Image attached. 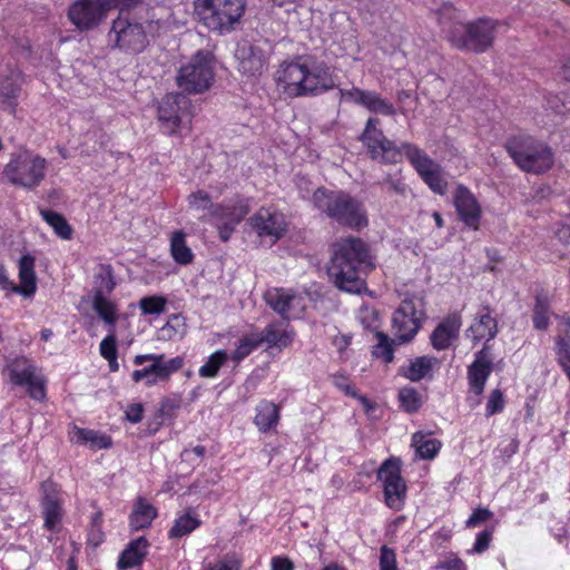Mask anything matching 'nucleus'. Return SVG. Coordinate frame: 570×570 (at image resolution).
Here are the masks:
<instances>
[{"mask_svg": "<svg viewBox=\"0 0 570 570\" xmlns=\"http://www.w3.org/2000/svg\"><path fill=\"white\" fill-rule=\"evenodd\" d=\"M361 139L368 148L372 158L383 163L396 164L404 155L433 193L441 196L446 194L449 183L442 166L416 145L403 142L399 147L389 140L379 128V119L373 117L367 119Z\"/></svg>", "mask_w": 570, "mask_h": 570, "instance_id": "1", "label": "nucleus"}, {"mask_svg": "<svg viewBox=\"0 0 570 570\" xmlns=\"http://www.w3.org/2000/svg\"><path fill=\"white\" fill-rule=\"evenodd\" d=\"M276 82L291 98L317 96L335 87L332 69L311 57L283 62L276 72Z\"/></svg>", "mask_w": 570, "mask_h": 570, "instance_id": "2", "label": "nucleus"}, {"mask_svg": "<svg viewBox=\"0 0 570 570\" xmlns=\"http://www.w3.org/2000/svg\"><path fill=\"white\" fill-rule=\"evenodd\" d=\"M374 267L366 244L360 238L346 237L334 245L328 275L341 291L358 294L365 288L363 275Z\"/></svg>", "mask_w": 570, "mask_h": 570, "instance_id": "3", "label": "nucleus"}, {"mask_svg": "<svg viewBox=\"0 0 570 570\" xmlns=\"http://www.w3.org/2000/svg\"><path fill=\"white\" fill-rule=\"evenodd\" d=\"M313 203L317 209L343 226L358 230L368 224L364 205L347 193L318 188L313 194Z\"/></svg>", "mask_w": 570, "mask_h": 570, "instance_id": "4", "label": "nucleus"}, {"mask_svg": "<svg viewBox=\"0 0 570 570\" xmlns=\"http://www.w3.org/2000/svg\"><path fill=\"white\" fill-rule=\"evenodd\" d=\"M199 22L213 32L226 35L235 30L245 13L246 0H195Z\"/></svg>", "mask_w": 570, "mask_h": 570, "instance_id": "5", "label": "nucleus"}, {"mask_svg": "<svg viewBox=\"0 0 570 570\" xmlns=\"http://www.w3.org/2000/svg\"><path fill=\"white\" fill-rule=\"evenodd\" d=\"M48 165L45 157L30 150H23L11 155L3 167L2 175L9 184L32 190L45 180Z\"/></svg>", "mask_w": 570, "mask_h": 570, "instance_id": "6", "label": "nucleus"}, {"mask_svg": "<svg viewBox=\"0 0 570 570\" xmlns=\"http://www.w3.org/2000/svg\"><path fill=\"white\" fill-rule=\"evenodd\" d=\"M505 147L514 163L524 171L541 174L553 164L550 147L531 136H514L507 141Z\"/></svg>", "mask_w": 570, "mask_h": 570, "instance_id": "7", "label": "nucleus"}, {"mask_svg": "<svg viewBox=\"0 0 570 570\" xmlns=\"http://www.w3.org/2000/svg\"><path fill=\"white\" fill-rule=\"evenodd\" d=\"M215 66L213 53L197 51L180 63L176 76L177 86L187 94H202L208 90L215 79Z\"/></svg>", "mask_w": 570, "mask_h": 570, "instance_id": "8", "label": "nucleus"}, {"mask_svg": "<svg viewBox=\"0 0 570 570\" xmlns=\"http://www.w3.org/2000/svg\"><path fill=\"white\" fill-rule=\"evenodd\" d=\"M137 0H75L68 9L69 21L80 31L101 24L115 8H128Z\"/></svg>", "mask_w": 570, "mask_h": 570, "instance_id": "9", "label": "nucleus"}, {"mask_svg": "<svg viewBox=\"0 0 570 570\" xmlns=\"http://www.w3.org/2000/svg\"><path fill=\"white\" fill-rule=\"evenodd\" d=\"M136 366H142L131 373L135 383L142 382L146 386H154L169 377L184 366V358L176 356L166 358L164 354H139L134 357Z\"/></svg>", "mask_w": 570, "mask_h": 570, "instance_id": "10", "label": "nucleus"}, {"mask_svg": "<svg viewBox=\"0 0 570 570\" xmlns=\"http://www.w3.org/2000/svg\"><path fill=\"white\" fill-rule=\"evenodd\" d=\"M3 374L12 385L24 387L31 399L42 401L46 397L47 380L32 360L17 356L6 364Z\"/></svg>", "mask_w": 570, "mask_h": 570, "instance_id": "11", "label": "nucleus"}, {"mask_svg": "<svg viewBox=\"0 0 570 570\" xmlns=\"http://www.w3.org/2000/svg\"><path fill=\"white\" fill-rule=\"evenodd\" d=\"M495 27L497 22L491 19H479L465 24L456 22L448 37L456 48L483 52L493 42Z\"/></svg>", "mask_w": 570, "mask_h": 570, "instance_id": "12", "label": "nucleus"}, {"mask_svg": "<svg viewBox=\"0 0 570 570\" xmlns=\"http://www.w3.org/2000/svg\"><path fill=\"white\" fill-rule=\"evenodd\" d=\"M426 317L425 303L420 296L404 298L392 316V333L400 343L412 341Z\"/></svg>", "mask_w": 570, "mask_h": 570, "instance_id": "13", "label": "nucleus"}, {"mask_svg": "<svg viewBox=\"0 0 570 570\" xmlns=\"http://www.w3.org/2000/svg\"><path fill=\"white\" fill-rule=\"evenodd\" d=\"M108 38L116 48L127 53H139L149 42L144 26L127 16H119L112 21Z\"/></svg>", "mask_w": 570, "mask_h": 570, "instance_id": "14", "label": "nucleus"}, {"mask_svg": "<svg viewBox=\"0 0 570 570\" xmlns=\"http://www.w3.org/2000/svg\"><path fill=\"white\" fill-rule=\"evenodd\" d=\"M266 304L285 320H299L304 316L309 302L305 291L273 287L264 295Z\"/></svg>", "mask_w": 570, "mask_h": 570, "instance_id": "15", "label": "nucleus"}, {"mask_svg": "<svg viewBox=\"0 0 570 570\" xmlns=\"http://www.w3.org/2000/svg\"><path fill=\"white\" fill-rule=\"evenodd\" d=\"M248 225L262 243L271 246L285 235L288 223L277 208L263 206L249 217Z\"/></svg>", "mask_w": 570, "mask_h": 570, "instance_id": "16", "label": "nucleus"}, {"mask_svg": "<svg viewBox=\"0 0 570 570\" xmlns=\"http://www.w3.org/2000/svg\"><path fill=\"white\" fill-rule=\"evenodd\" d=\"M190 100L181 92L167 94L158 106V120L168 135H178L190 122Z\"/></svg>", "mask_w": 570, "mask_h": 570, "instance_id": "17", "label": "nucleus"}, {"mask_svg": "<svg viewBox=\"0 0 570 570\" xmlns=\"http://www.w3.org/2000/svg\"><path fill=\"white\" fill-rule=\"evenodd\" d=\"M249 205L246 199L235 197L223 202L210 210L213 223L218 228L219 237L227 242L234 233L236 226L248 213Z\"/></svg>", "mask_w": 570, "mask_h": 570, "instance_id": "18", "label": "nucleus"}, {"mask_svg": "<svg viewBox=\"0 0 570 570\" xmlns=\"http://www.w3.org/2000/svg\"><path fill=\"white\" fill-rule=\"evenodd\" d=\"M377 478L383 483L386 505L394 510H401L406 495V484L401 476L400 461L386 460L379 469Z\"/></svg>", "mask_w": 570, "mask_h": 570, "instance_id": "19", "label": "nucleus"}, {"mask_svg": "<svg viewBox=\"0 0 570 570\" xmlns=\"http://www.w3.org/2000/svg\"><path fill=\"white\" fill-rule=\"evenodd\" d=\"M342 99L360 105L371 112L383 116H394L396 109L392 102L383 98L376 91L363 90L357 87L341 89Z\"/></svg>", "mask_w": 570, "mask_h": 570, "instance_id": "20", "label": "nucleus"}, {"mask_svg": "<svg viewBox=\"0 0 570 570\" xmlns=\"http://www.w3.org/2000/svg\"><path fill=\"white\" fill-rule=\"evenodd\" d=\"M41 510L45 519V528L56 531L63 517L61 493L58 485L51 480L41 484Z\"/></svg>", "mask_w": 570, "mask_h": 570, "instance_id": "21", "label": "nucleus"}, {"mask_svg": "<svg viewBox=\"0 0 570 570\" xmlns=\"http://www.w3.org/2000/svg\"><path fill=\"white\" fill-rule=\"evenodd\" d=\"M453 203L460 220L468 227L478 229L482 212L472 191L463 185H458L453 194Z\"/></svg>", "mask_w": 570, "mask_h": 570, "instance_id": "22", "label": "nucleus"}, {"mask_svg": "<svg viewBox=\"0 0 570 570\" xmlns=\"http://www.w3.org/2000/svg\"><path fill=\"white\" fill-rule=\"evenodd\" d=\"M492 372V360L487 347L475 354L474 362L468 368V380L471 392L480 397Z\"/></svg>", "mask_w": 570, "mask_h": 570, "instance_id": "23", "label": "nucleus"}, {"mask_svg": "<svg viewBox=\"0 0 570 570\" xmlns=\"http://www.w3.org/2000/svg\"><path fill=\"white\" fill-rule=\"evenodd\" d=\"M462 325L461 316L456 313L448 315L432 332L431 344L438 351L449 348L458 338Z\"/></svg>", "mask_w": 570, "mask_h": 570, "instance_id": "24", "label": "nucleus"}, {"mask_svg": "<svg viewBox=\"0 0 570 570\" xmlns=\"http://www.w3.org/2000/svg\"><path fill=\"white\" fill-rule=\"evenodd\" d=\"M440 365L439 358L434 356H417L409 361L406 366L400 368V374L411 382H419L432 377L433 372Z\"/></svg>", "mask_w": 570, "mask_h": 570, "instance_id": "25", "label": "nucleus"}, {"mask_svg": "<svg viewBox=\"0 0 570 570\" xmlns=\"http://www.w3.org/2000/svg\"><path fill=\"white\" fill-rule=\"evenodd\" d=\"M238 60V69L247 76L261 75L266 66V59L262 51L253 47L239 46L235 53Z\"/></svg>", "mask_w": 570, "mask_h": 570, "instance_id": "26", "label": "nucleus"}, {"mask_svg": "<svg viewBox=\"0 0 570 570\" xmlns=\"http://www.w3.org/2000/svg\"><path fill=\"white\" fill-rule=\"evenodd\" d=\"M497 321L491 316L488 307L482 308L479 312L478 316L474 318L473 323L468 330V337H470L473 343H479L481 341H491L497 335Z\"/></svg>", "mask_w": 570, "mask_h": 570, "instance_id": "27", "label": "nucleus"}, {"mask_svg": "<svg viewBox=\"0 0 570 570\" xmlns=\"http://www.w3.org/2000/svg\"><path fill=\"white\" fill-rule=\"evenodd\" d=\"M259 336L262 343L268 347L285 348L293 342L294 332L287 323L274 322L267 325Z\"/></svg>", "mask_w": 570, "mask_h": 570, "instance_id": "28", "label": "nucleus"}, {"mask_svg": "<svg viewBox=\"0 0 570 570\" xmlns=\"http://www.w3.org/2000/svg\"><path fill=\"white\" fill-rule=\"evenodd\" d=\"M35 257L30 254L22 255L19 261V279L20 285L12 287L13 293H19L23 296H32L37 289L36 274H35Z\"/></svg>", "mask_w": 570, "mask_h": 570, "instance_id": "29", "label": "nucleus"}, {"mask_svg": "<svg viewBox=\"0 0 570 570\" xmlns=\"http://www.w3.org/2000/svg\"><path fill=\"white\" fill-rule=\"evenodd\" d=\"M254 424L262 433H267L278 425L281 409L272 401L262 400L255 409Z\"/></svg>", "mask_w": 570, "mask_h": 570, "instance_id": "30", "label": "nucleus"}, {"mask_svg": "<svg viewBox=\"0 0 570 570\" xmlns=\"http://www.w3.org/2000/svg\"><path fill=\"white\" fill-rule=\"evenodd\" d=\"M149 543L145 537L130 541L118 559L119 569H130L142 563Z\"/></svg>", "mask_w": 570, "mask_h": 570, "instance_id": "31", "label": "nucleus"}, {"mask_svg": "<svg viewBox=\"0 0 570 570\" xmlns=\"http://www.w3.org/2000/svg\"><path fill=\"white\" fill-rule=\"evenodd\" d=\"M71 440L81 445H87L92 450L109 449L112 445L111 438L106 433L73 426L70 431Z\"/></svg>", "mask_w": 570, "mask_h": 570, "instance_id": "32", "label": "nucleus"}, {"mask_svg": "<svg viewBox=\"0 0 570 570\" xmlns=\"http://www.w3.org/2000/svg\"><path fill=\"white\" fill-rule=\"evenodd\" d=\"M21 88V76L11 71L9 76L0 77V102L3 108L13 110Z\"/></svg>", "mask_w": 570, "mask_h": 570, "instance_id": "33", "label": "nucleus"}, {"mask_svg": "<svg viewBox=\"0 0 570 570\" xmlns=\"http://www.w3.org/2000/svg\"><path fill=\"white\" fill-rule=\"evenodd\" d=\"M557 363L570 381V322H566L556 336Z\"/></svg>", "mask_w": 570, "mask_h": 570, "instance_id": "34", "label": "nucleus"}, {"mask_svg": "<svg viewBox=\"0 0 570 570\" xmlns=\"http://www.w3.org/2000/svg\"><path fill=\"white\" fill-rule=\"evenodd\" d=\"M157 515L156 508L146 499L139 498L130 514V527L134 530L148 528Z\"/></svg>", "mask_w": 570, "mask_h": 570, "instance_id": "35", "label": "nucleus"}, {"mask_svg": "<svg viewBox=\"0 0 570 570\" xmlns=\"http://www.w3.org/2000/svg\"><path fill=\"white\" fill-rule=\"evenodd\" d=\"M170 254L174 261L180 265H188L194 259V253L186 243V234L176 230L170 236Z\"/></svg>", "mask_w": 570, "mask_h": 570, "instance_id": "36", "label": "nucleus"}, {"mask_svg": "<svg viewBox=\"0 0 570 570\" xmlns=\"http://www.w3.org/2000/svg\"><path fill=\"white\" fill-rule=\"evenodd\" d=\"M412 445L421 459L431 460L440 452L442 443L430 434L419 432L413 435Z\"/></svg>", "mask_w": 570, "mask_h": 570, "instance_id": "37", "label": "nucleus"}, {"mask_svg": "<svg viewBox=\"0 0 570 570\" xmlns=\"http://www.w3.org/2000/svg\"><path fill=\"white\" fill-rule=\"evenodd\" d=\"M40 215L58 237L66 240L72 237V227L61 214L50 209H41Z\"/></svg>", "mask_w": 570, "mask_h": 570, "instance_id": "38", "label": "nucleus"}, {"mask_svg": "<svg viewBox=\"0 0 570 570\" xmlns=\"http://www.w3.org/2000/svg\"><path fill=\"white\" fill-rule=\"evenodd\" d=\"M92 306L100 318L114 328L118 320V311L116 305L109 301L106 296L100 294H94Z\"/></svg>", "mask_w": 570, "mask_h": 570, "instance_id": "39", "label": "nucleus"}, {"mask_svg": "<svg viewBox=\"0 0 570 570\" xmlns=\"http://www.w3.org/2000/svg\"><path fill=\"white\" fill-rule=\"evenodd\" d=\"M200 519L196 514L186 512L175 520L174 525L168 532L169 538L185 537L195 531L200 525Z\"/></svg>", "mask_w": 570, "mask_h": 570, "instance_id": "40", "label": "nucleus"}, {"mask_svg": "<svg viewBox=\"0 0 570 570\" xmlns=\"http://www.w3.org/2000/svg\"><path fill=\"white\" fill-rule=\"evenodd\" d=\"M228 358L229 355L225 350H218L214 352L199 367V376L204 379H215L218 375L219 370L227 362Z\"/></svg>", "mask_w": 570, "mask_h": 570, "instance_id": "41", "label": "nucleus"}, {"mask_svg": "<svg viewBox=\"0 0 570 570\" xmlns=\"http://www.w3.org/2000/svg\"><path fill=\"white\" fill-rule=\"evenodd\" d=\"M261 344L263 343L258 332L246 334L238 341L235 351L230 355V358L234 362L239 363Z\"/></svg>", "mask_w": 570, "mask_h": 570, "instance_id": "42", "label": "nucleus"}, {"mask_svg": "<svg viewBox=\"0 0 570 570\" xmlns=\"http://www.w3.org/2000/svg\"><path fill=\"white\" fill-rule=\"evenodd\" d=\"M399 401L401 407L407 413L416 412L421 405V396L412 386H405L399 391Z\"/></svg>", "mask_w": 570, "mask_h": 570, "instance_id": "43", "label": "nucleus"}, {"mask_svg": "<svg viewBox=\"0 0 570 570\" xmlns=\"http://www.w3.org/2000/svg\"><path fill=\"white\" fill-rule=\"evenodd\" d=\"M167 299L160 295L145 296L139 301V308L144 315H160L166 307Z\"/></svg>", "mask_w": 570, "mask_h": 570, "instance_id": "44", "label": "nucleus"}, {"mask_svg": "<svg viewBox=\"0 0 570 570\" xmlns=\"http://www.w3.org/2000/svg\"><path fill=\"white\" fill-rule=\"evenodd\" d=\"M333 384L346 395L357 399L366 411L371 409L370 401L365 396L357 394L355 387L350 383L348 377L344 374H334Z\"/></svg>", "mask_w": 570, "mask_h": 570, "instance_id": "45", "label": "nucleus"}, {"mask_svg": "<svg viewBox=\"0 0 570 570\" xmlns=\"http://www.w3.org/2000/svg\"><path fill=\"white\" fill-rule=\"evenodd\" d=\"M377 344L373 348V355L376 358H381L385 363L392 362L394 354L392 347V340L387 337L384 333H377Z\"/></svg>", "mask_w": 570, "mask_h": 570, "instance_id": "46", "label": "nucleus"}, {"mask_svg": "<svg viewBox=\"0 0 570 570\" xmlns=\"http://www.w3.org/2000/svg\"><path fill=\"white\" fill-rule=\"evenodd\" d=\"M115 281L110 269H102L96 275L95 279V294L106 296L115 288Z\"/></svg>", "mask_w": 570, "mask_h": 570, "instance_id": "47", "label": "nucleus"}, {"mask_svg": "<svg viewBox=\"0 0 570 570\" xmlns=\"http://www.w3.org/2000/svg\"><path fill=\"white\" fill-rule=\"evenodd\" d=\"M504 409V396L503 393L497 389L493 390L488 399L487 406H485V415L491 416L497 413L502 412Z\"/></svg>", "mask_w": 570, "mask_h": 570, "instance_id": "48", "label": "nucleus"}, {"mask_svg": "<svg viewBox=\"0 0 570 570\" xmlns=\"http://www.w3.org/2000/svg\"><path fill=\"white\" fill-rule=\"evenodd\" d=\"M533 325L538 330H546L549 325L548 306L539 298L533 311Z\"/></svg>", "mask_w": 570, "mask_h": 570, "instance_id": "49", "label": "nucleus"}, {"mask_svg": "<svg viewBox=\"0 0 570 570\" xmlns=\"http://www.w3.org/2000/svg\"><path fill=\"white\" fill-rule=\"evenodd\" d=\"M380 570H399L396 553L387 546H383L380 550Z\"/></svg>", "mask_w": 570, "mask_h": 570, "instance_id": "50", "label": "nucleus"}, {"mask_svg": "<svg viewBox=\"0 0 570 570\" xmlns=\"http://www.w3.org/2000/svg\"><path fill=\"white\" fill-rule=\"evenodd\" d=\"M188 205L194 210H207L212 208V199L207 193L198 190L189 195Z\"/></svg>", "mask_w": 570, "mask_h": 570, "instance_id": "51", "label": "nucleus"}, {"mask_svg": "<svg viewBox=\"0 0 570 570\" xmlns=\"http://www.w3.org/2000/svg\"><path fill=\"white\" fill-rule=\"evenodd\" d=\"M99 352L104 358L117 356V343L114 328H109L108 335L100 342Z\"/></svg>", "mask_w": 570, "mask_h": 570, "instance_id": "52", "label": "nucleus"}, {"mask_svg": "<svg viewBox=\"0 0 570 570\" xmlns=\"http://www.w3.org/2000/svg\"><path fill=\"white\" fill-rule=\"evenodd\" d=\"M492 517V512L488 509H476L473 511V513L470 515V518L466 520V527L473 528L476 527L487 520H489Z\"/></svg>", "mask_w": 570, "mask_h": 570, "instance_id": "53", "label": "nucleus"}, {"mask_svg": "<svg viewBox=\"0 0 570 570\" xmlns=\"http://www.w3.org/2000/svg\"><path fill=\"white\" fill-rule=\"evenodd\" d=\"M491 538H492V534L490 531L484 530V531L480 532L475 538V542L473 544L471 552H474V553L484 552L489 548Z\"/></svg>", "mask_w": 570, "mask_h": 570, "instance_id": "54", "label": "nucleus"}, {"mask_svg": "<svg viewBox=\"0 0 570 570\" xmlns=\"http://www.w3.org/2000/svg\"><path fill=\"white\" fill-rule=\"evenodd\" d=\"M554 235L562 244L570 245V228L566 217L556 224Z\"/></svg>", "mask_w": 570, "mask_h": 570, "instance_id": "55", "label": "nucleus"}, {"mask_svg": "<svg viewBox=\"0 0 570 570\" xmlns=\"http://www.w3.org/2000/svg\"><path fill=\"white\" fill-rule=\"evenodd\" d=\"M144 406L140 403H134L127 406L126 417L131 423H139L142 420Z\"/></svg>", "mask_w": 570, "mask_h": 570, "instance_id": "56", "label": "nucleus"}, {"mask_svg": "<svg viewBox=\"0 0 570 570\" xmlns=\"http://www.w3.org/2000/svg\"><path fill=\"white\" fill-rule=\"evenodd\" d=\"M271 570H294V563L286 557L276 556L271 560Z\"/></svg>", "mask_w": 570, "mask_h": 570, "instance_id": "57", "label": "nucleus"}, {"mask_svg": "<svg viewBox=\"0 0 570 570\" xmlns=\"http://www.w3.org/2000/svg\"><path fill=\"white\" fill-rule=\"evenodd\" d=\"M436 569L440 570H466L465 563L458 557H452L442 563H440Z\"/></svg>", "mask_w": 570, "mask_h": 570, "instance_id": "58", "label": "nucleus"}, {"mask_svg": "<svg viewBox=\"0 0 570 570\" xmlns=\"http://www.w3.org/2000/svg\"><path fill=\"white\" fill-rule=\"evenodd\" d=\"M547 105L556 114H563L566 110L564 102L558 96L549 98Z\"/></svg>", "mask_w": 570, "mask_h": 570, "instance_id": "59", "label": "nucleus"}, {"mask_svg": "<svg viewBox=\"0 0 570 570\" xmlns=\"http://www.w3.org/2000/svg\"><path fill=\"white\" fill-rule=\"evenodd\" d=\"M205 454V448L202 445H196L193 449H186L183 451L181 456L186 461H191L193 455L196 458H202Z\"/></svg>", "mask_w": 570, "mask_h": 570, "instance_id": "60", "label": "nucleus"}, {"mask_svg": "<svg viewBox=\"0 0 570 570\" xmlns=\"http://www.w3.org/2000/svg\"><path fill=\"white\" fill-rule=\"evenodd\" d=\"M14 286H16V284H13V283L9 279V277H8V275H7V271H6V268H4L2 265H0V287H1L2 289H4V291H10V292H12V287H14Z\"/></svg>", "mask_w": 570, "mask_h": 570, "instance_id": "61", "label": "nucleus"}, {"mask_svg": "<svg viewBox=\"0 0 570 570\" xmlns=\"http://www.w3.org/2000/svg\"><path fill=\"white\" fill-rule=\"evenodd\" d=\"M445 16H446L449 19H454V18H455V16H456V11H455V9H454L451 4H448V3H446V4H444V6L442 7V10H441V12H440V23H441V24H444V22H443L442 18H444Z\"/></svg>", "mask_w": 570, "mask_h": 570, "instance_id": "62", "label": "nucleus"}, {"mask_svg": "<svg viewBox=\"0 0 570 570\" xmlns=\"http://www.w3.org/2000/svg\"><path fill=\"white\" fill-rule=\"evenodd\" d=\"M183 324V317L180 315H171L167 324L163 327V331H168L170 328L175 330L176 326Z\"/></svg>", "mask_w": 570, "mask_h": 570, "instance_id": "63", "label": "nucleus"}, {"mask_svg": "<svg viewBox=\"0 0 570 570\" xmlns=\"http://www.w3.org/2000/svg\"><path fill=\"white\" fill-rule=\"evenodd\" d=\"M387 181L391 185V188H393L396 193L403 194L406 190V185L401 179H391L389 178Z\"/></svg>", "mask_w": 570, "mask_h": 570, "instance_id": "64", "label": "nucleus"}]
</instances>
